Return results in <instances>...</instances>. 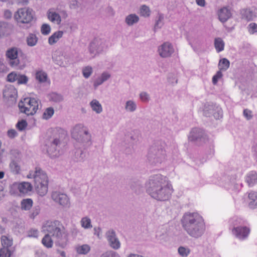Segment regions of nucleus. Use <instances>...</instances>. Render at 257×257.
Segmentation results:
<instances>
[{"label":"nucleus","instance_id":"obj_30","mask_svg":"<svg viewBox=\"0 0 257 257\" xmlns=\"http://www.w3.org/2000/svg\"><path fill=\"white\" fill-rule=\"evenodd\" d=\"M22 210H29L33 205V200L31 199H23L21 203Z\"/></svg>","mask_w":257,"mask_h":257},{"label":"nucleus","instance_id":"obj_31","mask_svg":"<svg viewBox=\"0 0 257 257\" xmlns=\"http://www.w3.org/2000/svg\"><path fill=\"white\" fill-rule=\"evenodd\" d=\"M90 105L92 110L97 113H100L102 111V108L100 103L96 99H93L90 102Z\"/></svg>","mask_w":257,"mask_h":257},{"label":"nucleus","instance_id":"obj_8","mask_svg":"<svg viewBox=\"0 0 257 257\" xmlns=\"http://www.w3.org/2000/svg\"><path fill=\"white\" fill-rule=\"evenodd\" d=\"M24 101L27 104V106H25L24 102L22 101L19 103V107L21 112L25 113L27 115L34 114L38 108V101L34 98H25Z\"/></svg>","mask_w":257,"mask_h":257},{"label":"nucleus","instance_id":"obj_47","mask_svg":"<svg viewBox=\"0 0 257 257\" xmlns=\"http://www.w3.org/2000/svg\"><path fill=\"white\" fill-rule=\"evenodd\" d=\"M100 257H120V256L116 252L110 250L102 254Z\"/></svg>","mask_w":257,"mask_h":257},{"label":"nucleus","instance_id":"obj_38","mask_svg":"<svg viewBox=\"0 0 257 257\" xmlns=\"http://www.w3.org/2000/svg\"><path fill=\"white\" fill-rule=\"evenodd\" d=\"M151 11L150 8L146 6L143 5L140 8V14L144 17H148L150 16Z\"/></svg>","mask_w":257,"mask_h":257},{"label":"nucleus","instance_id":"obj_54","mask_svg":"<svg viewBox=\"0 0 257 257\" xmlns=\"http://www.w3.org/2000/svg\"><path fill=\"white\" fill-rule=\"evenodd\" d=\"M7 134L9 138L13 139L16 136H17L18 133L16 131V130L11 129L8 131Z\"/></svg>","mask_w":257,"mask_h":257},{"label":"nucleus","instance_id":"obj_35","mask_svg":"<svg viewBox=\"0 0 257 257\" xmlns=\"http://www.w3.org/2000/svg\"><path fill=\"white\" fill-rule=\"evenodd\" d=\"M90 246L87 244H83L77 247V251L79 254H86L90 251Z\"/></svg>","mask_w":257,"mask_h":257},{"label":"nucleus","instance_id":"obj_4","mask_svg":"<svg viewBox=\"0 0 257 257\" xmlns=\"http://www.w3.org/2000/svg\"><path fill=\"white\" fill-rule=\"evenodd\" d=\"M64 134L56 131L53 135L48 137L46 141L47 152L51 157H57L60 155V150Z\"/></svg>","mask_w":257,"mask_h":257},{"label":"nucleus","instance_id":"obj_40","mask_svg":"<svg viewBox=\"0 0 257 257\" xmlns=\"http://www.w3.org/2000/svg\"><path fill=\"white\" fill-rule=\"evenodd\" d=\"M54 109L52 107L47 108L43 114V118L46 119L50 118L54 114Z\"/></svg>","mask_w":257,"mask_h":257},{"label":"nucleus","instance_id":"obj_9","mask_svg":"<svg viewBox=\"0 0 257 257\" xmlns=\"http://www.w3.org/2000/svg\"><path fill=\"white\" fill-rule=\"evenodd\" d=\"M32 12V10L29 8L19 9L15 13L14 18L18 23L28 24L33 19Z\"/></svg>","mask_w":257,"mask_h":257},{"label":"nucleus","instance_id":"obj_29","mask_svg":"<svg viewBox=\"0 0 257 257\" xmlns=\"http://www.w3.org/2000/svg\"><path fill=\"white\" fill-rule=\"evenodd\" d=\"M126 139L128 141L130 142V145L133 146V145L137 143L139 140V135L135 131L132 132L128 134L126 136Z\"/></svg>","mask_w":257,"mask_h":257},{"label":"nucleus","instance_id":"obj_61","mask_svg":"<svg viewBox=\"0 0 257 257\" xmlns=\"http://www.w3.org/2000/svg\"><path fill=\"white\" fill-rule=\"evenodd\" d=\"M176 79V77H175V75H174V74H169L168 77V81L171 83V84H173L174 83V80Z\"/></svg>","mask_w":257,"mask_h":257},{"label":"nucleus","instance_id":"obj_56","mask_svg":"<svg viewBox=\"0 0 257 257\" xmlns=\"http://www.w3.org/2000/svg\"><path fill=\"white\" fill-rule=\"evenodd\" d=\"M140 98L144 101H148L149 100V95L147 93L143 92L140 94Z\"/></svg>","mask_w":257,"mask_h":257},{"label":"nucleus","instance_id":"obj_64","mask_svg":"<svg viewBox=\"0 0 257 257\" xmlns=\"http://www.w3.org/2000/svg\"><path fill=\"white\" fill-rule=\"evenodd\" d=\"M197 4L201 7H204L205 5V0H196Z\"/></svg>","mask_w":257,"mask_h":257},{"label":"nucleus","instance_id":"obj_62","mask_svg":"<svg viewBox=\"0 0 257 257\" xmlns=\"http://www.w3.org/2000/svg\"><path fill=\"white\" fill-rule=\"evenodd\" d=\"M12 13L10 10H6L4 13V17L7 19H9L12 17Z\"/></svg>","mask_w":257,"mask_h":257},{"label":"nucleus","instance_id":"obj_49","mask_svg":"<svg viewBox=\"0 0 257 257\" xmlns=\"http://www.w3.org/2000/svg\"><path fill=\"white\" fill-rule=\"evenodd\" d=\"M17 80L18 84H26L28 82V78L24 75L18 74Z\"/></svg>","mask_w":257,"mask_h":257},{"label":"nucleus","instance_id":"obj_27","mask_svg":"<svg viewBox=\"0 0 257 257\" xmlns=\"http://www.w3.org/2000/svg\"><path fill=\"white\" fill-rule=\"evenodd\" d=\"M48 19L52 22H56L57 24H60L61 21L60 15L56 12H49L48 14Z\"/></svg>","mask_w":257,"mask_h":257},{"label":"nucleus","instance_id":"obj_26","mask_svg":"<svg viewBox=\"0 0 257 257\" xmlns=\"http://www.w3.org/2000/svg\"><path fill=\"white\" fill-rule=\"evenodd\" d=\"M63 34V32L60 31L54 33L52 36H51L49 38V43L50 45H53L54 43H56L58 40L62 37Z\"/></svg>","mask_w":257,"mask_h":257},{"label":"nucleus","instance_id":"obj_2","mask_svg":"<svg viewBox=\"0 0 257 257\" xmlns=\"http://www.w3.org/2000/svg\"><path fill=\"white\" fill-rule=\"evenodd\" d=\"M147 193L153 198L159 201L169 199L173 189L166 177L161 174L152 176L146 184Z\"/></svg>","mask_w":257,"mask_h":257},{"label":"nucleus","instance_id":"obj_33","mask_svg":"<svg viewBox=\"0 0 257 257\" xmlns=\"http://www.w3.org/2000/svg\"><path fill=\"white\" fill-rule=\"evenodd\" d=\"M164 16L162 14H159L157 17V20L154 26V31L156 32L158 29H160L163 25Z\"/></svg>","mask_w":257,"mask_h":257},{"label":"nucleus","instance_id":"obj_53","mask_svg":"<svg viewBox=\"0 0 257 257\" xmlns=\"http://www.w3.org/2000/svg\"><path fill=\"white\" fill-rule=\"evenodd\" d=\"M131 188L132 190L134 191L136 193H138L140 191L141 189V186L140 184L134 183L131 185Z\"/></svg>","mask_w":257,"mask_h":257},{"label":"nucleus","instance_id":"obj_51","mask_svg":"<svg viewBox=\"0 0 257 257\" xmlns=\"http://www.w3.org/2000/svg\"><path fill=\"white\" fill-rule=\"evenodd\" d=\"M18 75L17 73L13 72L9 74L7 76V80L9 82H13L17 80Z\"/></svg>","mask_w":257,"mask_h":257},{"label":"nucleus","instance_id":"obj_5","mask_svg":"<svg viewBox=\"0 0 257 257\" xmlns=\"http://www.w3.org/2000/svg\"><path fill=\"white\" fill-rule=\"evenodd\" d=\"M33 176L36 192L41 196H45L48 192L49 181L46 173L40 167H36Z\"/></svg>","mask_w":257,"mask_h":257},{"label":"nucleus","instance_id":"obj_59","mask_svg":"<svg viewBox=\"0 0 257 257\" xmlns=\"http://www.w3.org/2000/svg\"><path fill=\"white\" fill-rule=\"evenodd\" d=\"M251 111L247 109H244L243 111L244 115L248 119H250L251 117Z\"/></svg>","mask_w":257,"mask_h":257},{"label":"nucleus","instance_id":"obj_39","mask_svg":"<svg viewBox=\"0 0 257 257\" xmlns=\"http://www.w3.org/2000/svg\"><path fill=\"white\" fill-rule=\"evenodd\" d=\"M75 157L77 161H81L85 157V154L82 150L78 149L75 152Z\"/></svg>","mask_w":257,"mask_h":257},{"label":"nucleus","instance_id":"obj_32","mask_svg":"<svg viewBox=\"0 0 257 257\" xmlns=\"http://www.w3.org/2000/svg\"><path fill=\"white\" fill-rule=\"evenodd\" d=\"M124 108L126 111L132 112L136 110L137 104L133 100H128L125 103Z\"/></svg>","mask_w":257,"mask_h":257},{"label":"nucleus","instance_id":"obj_52","mask_svg":"<svg viewBox=\"0 0 257 257\" xmlns=\"http://www.w3.org/2000/svg\"><path fill=\"white\" fill-rule=\"evenodd\" d=\"M110 76L111 75L109 73L107 72H104L101 74L100 77L102 80V81H103V82H105L109 78H110Z\"/></svg>","mask_w":257,"mask_h":257},{"label":"nucleus","instance_id":"obj_42","mask_svg":"<svg viewBox=\"0 0 257 257\" xmlns=\"http://www.w3.org/2000/svg\"><path fill=\"white\" fill-rule=\"evenodd\" d=\"M8 24L4 22H0V38L4 36L7 31Z\"/></svg>","mask_w":257,"mask_h":257},{"label":"nucleus","instance_id":"obj_21","mask_svg":"<svg viewBox=\"0 0 257 257\" xmlns=\"http://www.w3.org/2000/svg\"><path fill=\"white\" fill-rule=\"evenodd\" d=\"M248 197L249 199V206L251 208L257 207V192L251 191L248 193Z\"/></svg>","mask_w":257,"mask_h":257},{"label":"nucleus","instance_id":"obj_17","mask_svg":"<svg viewBox=\"0 0 257 257\" xmlns=\"http://www.w3.org/2000/svg\"><path fill=\"white\" fill-rule=\"evenodd\" d=\"M18 188L20 192L26 194L29 191H30L32 189V186L31 183L27 182H23L19 184H14L12 187V189L10 191L11 194H14V192H13V188Z\"/></svg>","mask_w":257,"mask_h":257},{"label":"nucleus","instance_id":"obj_34","mask_svg":"<svg viewBox=\"0 0 257 257\" xmlns=\"http://www.w3.org/2000/svg\"><path fill=\"white\" fill-rule=\"evenodd\" d=\"M51 100L55 102H60L63 100V96L62 94L56 92H52L50 95Z\"/></svg>","mask_w":257,"mask_h":257},{"label":"nucleus","instance_id":"obj_55","mask_svg":"<svg viewBox=\"0 0 257 257\" xmlns=\"http://www.w3.org/2000/svg\"><path fill=\"white\" fill-rule=\"evenodd\" d=\"M103 82L100 77H98L94 82L93 86L94 89H96L99 85L102 84Z\"/></svg>","mask_w":257,"mask_h":257},{"label":"nucleus","instance_id":"obj_12","mask_svg":"<svg viewBox=\"0 0 257 257\" xmlns=\"http://www.w3.org/2000/svg\"><path fill=\"white\" fill-rule=\"evenodd\" d=\"M51 198L54 201L58 203L64 207H69V201L68 196L63 193L59 192H53L51 195Z\"/></svg>","mask_w":257,"mask_h":257},{"label":"nucleus","instance_id":"obj_7","mask_svg":"<svg viewBox=\"0 0 257 257\" xmlns=\"http://www.w3.org/2000/svg\"><path fill=\"white\" fill-rule=\"evenodd\" d=\"M72 138L83 147L91 145V135L86 128L81 124L76 125L71 132Z\"/></svg>","mask_w":257,"mask_h":257},{"label":"nucleus","instance_id":"obj_45","mask_svg":"<svg viewBox=\"0 0 257 257\" xmlns=\"http://www.w3.org/2000/svg\"><path fill=\"white\" fill-rule=\"evenodd\" d=\"M28 123L27 121L23 119L21 121H18L16 125V126L19 131H22L25 129Z\"/></svg>","mask_w":257,"mask_h":257},{"label":"nucleus","instance_id":"obj_60","mask_svg":"<svg viewBox=\"0 0 257 257\" xmlns=\"http://www.w3.org/2000/svg\"><path fill=\"white\" fill-rule=\"evenodd\" d=\"M124 151V153L127 155L132 154L133 152V145H130V146L128 148H126Z\"/></svg>","mask_w":257,"mask_h":257},{"label":"nucleus","instance_id":"obj_15","mask_svg":"<svg viewBox=\"0 0 257 257\" xmlns=\"http://www.w3.org/2000/svg\"><path fill=\"white\" fill-rule=\"evenodd\" d=\"M106 235L109 244L112 248L117 249L120 247V242L116 237L115 232L113 230L108 231Z\"/></svg>","mask_w":257,"mask_h":257},{"label":"nucleus","instance_id":"obj_41","mask_svg":"<svg viewBox=\"0 0 257 257\" xmlns=\"http://www.w3.org/2000/svg\"><path fill=\"white\" fill-rule=\"evenodd\" d=\"M178 252L180 255L187 256L190 253V250L188 248L180 246L178 249Z\"/></svg>","mask_w":257,"mask_h":257},{"label":"nucleus","instance_id":"obj_48","mask_svg":"<svg viewBox=\"0 0 257 257\" xmlns=\"http://www.w3.org/2000/svg\"><path fill=\"white\" fill-rule=\"evenodd\" d=\"M10 166L13 172H16V173H19V171L20 170V167L16 162L12 161L10 163Z\"/></svg>","mask_w":257,"mask_h":257},{"label":"nucleus","instance_id":"obj_19","mask_svg":"<svg viewBox=\"0 0 257 257\" xmlns=\"http://www.w3.org/2000/svg\"><path fill=\"white\" fill-rule=\"evenodd\" d=\"M231 17V12L227 8H223L218 12L219 20L222 22L226 21Z\"/></svg>","mask_w":257,"mask_h":257},{"label":"nucleus","instance_id":"obj_37","mask_svg":"<svg viewBox=\"0 0 257 257\" xmlns=\"http://www.w3.org/2000/svg\"><path fill=\"white\" fill-rule=\"evenodd\" d=\"M36 78L40 82H45L47 80V75L44 72L39 71L36 74Z\"/></svg>","mask_w":257,"mask_h":257},{"label":"nucleus","instance_id":"obj_10","mask_svg":"<svg viewBox=\"0 0 257 257\" xmlns=\"http://www.w3.org/2000/svg\"><path fill=\"white\" fill-rule=\"evenodd\" d=\"M237 221H232V225L233 226L231 230L232 233L236 237L239 239H244L246 237L250 232V230L248 228L245 226H237Z\"/></svg>","mask_w":257,"mask_h":257},{"label":"nucleus","instance_id":"obj_3","mask_svg":"<svg viewBox=\"0 0 257 257\" xmlns=\"http://www.w3.org/2000/svg\"><path fill=\"white\" fill-rule=\"evenodd\" d=\"M183 227L190 236L194 237L201 236L205 230L203 217L197 213H187L182 219Z\"/></svg>","mask_w":257,"mask_h":257},{"label":"nucleus","instance_id":"obj_16","mask_svg":"<svg viewBox=\"0 0 257 257\" xmlns=\"http://www.w3.org/2000/svg\"><path fill=\"white\" fill-rule=\"evenodd\" d=\"M3 97L13 101L16 100L17 90L12 85L6 86L3 90Z\"/></svg>","mask_w":257,"mask_h":257},{"label":"nucleus","instance_id":"obj_46","mask_svg":"<svg viewBox=\"0 0 257 257\" xmlns=\"http://www.w3.org/2000/svg\"><path fill=\"white\" fill-rule=\"evenodd\" d=\"M222 69V68H220V70L217 71L216 74L213 76L212 78V83L214 85L216 84L218 80L222 77V74L221 72V70Z\"/></svg>","mask_w":257,"mask_h":257},{"label":"nucleus","instance_id":"obj_18","mask_svg":"<svg viewBox=\"0 0 257 257\" xmlns=\"http://www.w3.org/2000/svg\"><path fill=\"white\" fill-rule=\"evenodd\" d=\"M20 54L22 55V51L20 50L19 51L18 48L16 47L11 48L8 49L6 52V56L10 59L13 60L18 58V63L12 61L11 62L10 64H18L20 63L19 58Z\"/></svg>","mask_w":257,"mask_h":257},{"label":"nucleus","instance_id":"obj_20","mask_svg":"<svg viewBox=\"0 0 257 257\" xmlns=\"http://www.w3.org/2000/svg\"><path fill=\"white\" fill-rule=\"evenodd\" d=\"M246 182L249 186H252L257 183V174L255 172H250L246 176Z\"/></svg>","mask_w":257,"mask_h":257},{"label":"nucleus","instance_id":"obj_22","mask_svg":"<svg viewBox=\"0 0 257 257\" xmlns=\"http://www.w3.org/2000/svg\"><path fill=\"white\" fill-rule=\"evenodd\" d=\"M241 14L242 19H244L248 21L253 20L255 17V13L250 9H243L241 11Z\"/></svg>","mask_w":257,"mask_h":257},{"label":"nucleus","instance_id":"obj_57","mask_svg":"<svg viewBox=\"0 0 257 257\" xmlns=\"http://www.w3.org/2000/svg\"><path fill=\"white\" fill-rule=\"evenodd\" d=\"M40 210V209L39 206H38L35 207L33 210L32 213L31 214V217L34 218L36 216L39 214Z\"/></svg>","mask_w":257,"mask_h":257},{"label":"nucleus","instance_id":"obj_58","mask_svg":"<svg viewBox=\"0 0 257 257\" xmlns=\"http://www.w3.org/2000/svg\"><path fill=\"white\" fill-rule=\"evenodd\" d=\"M28 236L30 237H38V230L35 229L31 230L29 232Z\"/></svg>","mask_w":257,"mask_h":257},{"label":"nucleus","instance_id":"obj_13","mask_svg":"<svg viewBox=\"0 0 257 257\" xmlns=\"http://www.w3.org/2000/svg\"><path fill=\"white\" fill-rule=\"evenodd\" d=\"M1 242L3 247L0 249V257H10L12 252L9 247L13 244L12 240L6 236H2Z\"/></svg>","mask_w":257,"mask_h":257},{"label":"nucleus","instance_id":"obj_25","mask_svg":"<svg viewBox=\"0 0 257 257\" xmlns=\"http://www.w3.org/2000/svg\"><path fill=\"white\" fill-rule=\"evenodd\" d=\"M214 47L216 51L219 53L224 50L225 43L223 40L220 38H216L214 39Z\"/></svg>","mask_w":257,"mask_h":257},{"label":"nucleus","instance_id":"obj_44","mask_svg":"<svg viewBox=\"0 0 257 257\" xmlns=\"http://www.w3.org/2000/svg\"><path fill=\"white\" fill-rule=\"evenodd\" d=\"M82 72L84 77L86 78H87L90 76L92 72V68L89 66L85 67L83 69Z\"/></svg>","mask_w":257,"mask_h":257},{"label":"nucleus","instance_id":"obj_14","mask_svg":"<svg viewBox=\"0 0 257 257\" xmlns=\"http://www.w3.org/2000/svg\"><path fill=\"white\" fill-rule=\"evenodd\" d=\"M158 52L161 57L166 58L172 55L174 52V49L171 44L165 42L159 47Z\"/></svg>","mask_w":257,"mask_h":257},{"label":"nucleus","instance_id":"obj_43","mask_svg":"<svg viewBox=\"0 0 257 257\" xmlns=\"http://www.w3.org/2000/svg\"><path fill=\"white\" fill-rule=\"evenodd\" d=\"M51 31L50 26L47 24H44L42 25L41 28V32L43 35H47Z\"/></svg>","mask_w":257,"mask_h":257},{"label":"nucleus","instance_id":"obj_50","mask_svg":"<svg viewBox=\"0 0 257 257\" xmlns=\"http://www.w3.org/2000/svg\"><path fill=\"white\" fill-rule=\"evenodd\" d=\"M248 31L250 34L257 32V24L254 23H250L248 26Z\"/></svg>","mask_w":257,"mask_h":257},{"label":"nucleus","instance_id":"obj_24","mask_svg":"<svg viewBox=\"0 0 257 257\" xmlns=\"http://www.w3.org/2000/svg\"><path fill=\"white\" fill-rule=\"evenodd\" d=\"M139 21V17L136 14H130L125 19V22L128 26H132L137 23Z\"/></svg>","mask_w":257,"mask_h":257},{"label":"nucleus","instance_id":"obj_23","mask_svg":"<svg viewBox=\"0 0 257 257\" xmlns=\"http://www.w3.org/2000/svg\"><path fill=\"white\" fill-rule=\"evenodd\" d=\"M203 133L202 131L199 128H193L190 132L189 139L191 141L196 140L201 138L203 136Z\"/></svg>","mask_w":257,"mask_h":257},{"label":"nucleus","instance_id":"obj_6","mask_svg":"<svg viewBox=\"0 0 257 257\" xmlns=\"http://www.w3.org/2000/svg\"><path fill=\"white\" fill-rule=\"evenodd\" d=\"M166 152L163 146L160 143L153 145L149 149L147 160L152 165L157 166L161 164L165 159Z\"/></svg>","mask_w":257,"mask_h":257},{"label":"nucleus","instance_id":"obj_28","mask_svg":"<svg viewBox=\"0 0 257 257\" xmlns=\"http://www.w3.org/2000/svg\"><path fill=\"white\" fill-rule=\"evenodd\" d=\"M38 38L34 34H30L27 38V43L29 46L33 47L36 45Z\"/></svg>","mask_w":257,"mask_h":257},{"label":"nucleus","instance_id":"obj_36","mask_svg":"<svg viewBox=\"0 0 257 257\" xmlns=\"http://www.w3.org/2000/svg\"><path fill=\"white\" fill-rule=\"evenodd\" d=\"M81 225L84 228H90L92 227L91 224V220L87 217H84L81 219Z\"/></svg>","mask_w":257,"mask_h":257},{"label":"nucleus","instance_id":"obj_1","mask_svg":"<svg viewBox=\"0 0 257 257\" xmlns=\"http://www.w3.org/2000/svg\"><path fill=\"white\" fill-rule=\"evenodd\" d=\"M43 228L47 232L42 240L44 246L52 247L53 242L62 248L67 245L69 233L59 221H47Z\"/></svg>","mask_w":257,"mask_h":257},{"label":"nucleus","instance_id":"obj_63","mask_svg":"<svg viewBox=\"0 0 257 257\" xmlns=\"http://www.w3.org/2000/svg\"><path fill=\"white\" fill-rule=\"evenodd\" d=\"M218 64H229V61L226 58H223L219 61Z\"/></svg>","mask_w":257,"mask_h":257},{"label":"nucleus","instance_id":"obj_11","mask_svg":"<svg viewBox=\"0 0 257 257\" xmlns=\"http://www.w3.org/2000/svg\"><path fill=\"white\" fill-rule=\"evenodd\" d=\"M104 44L100 39H94L89 45V52L94 57L102 52L104 49Z\"/></svg>","mask_w":257,"mask_h":257}]
</instances>
